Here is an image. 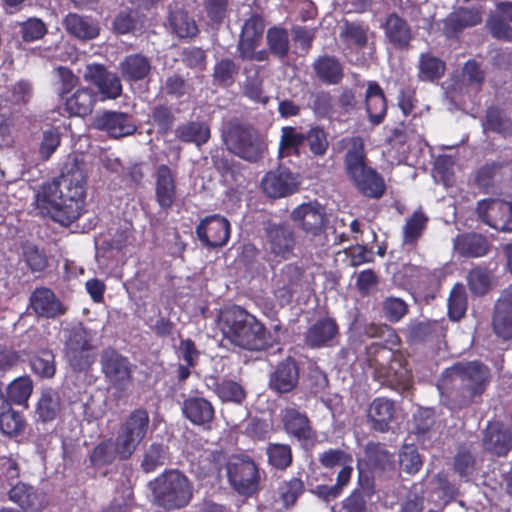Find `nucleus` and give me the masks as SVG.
Instances as JSON below:
<instances>
[{
  "label": "nucleus",
  "mask_w": 512,
  "mask_h": 512,
  "mask_svg": "<svg viewBox=\"0 0 512 512\" xmlns=\"http://www.w3.org/2000/svg\"><path fill=\"white\" fill-rule=\"evenodd\" d=\"M445 63L429 53H423L419 57L418 77L422 81H435L443 76Z\"/></svg>",
  "instance_id": "nucleus-40"
},
{
  "label": "nucleus",
  "mask_w": 512,
  "mask_h": 512,
  "mask_svg": "<svg viewBox=\"0 0 512 512\" xmlns=\"http://www.w3.org/2000/svg\"><path fill=\"white\" fill-rule=\"evenodd\" d=\"M454 161L450 156H439L435 161L434 177L440 179L444 185L449 186L453 182Z\"/></svg>",
  "instance_id": "nucleus-55"
},
{
  "label": "nucleus",
  "mask_w": 512,
  "mask_h": 512,
  "mask_svg": "<svg viewBox=\"0 0 512 512\" xmlns=\"http://www.w3.org/2000/svg\"><path fill=\"white\" fill-rule=\"evenodd\" d=\"M227 148L235 155L247 161L259 160L265 150V144L256 130L242 125H230L223 134Z\"/></svg>",
  "instance_id": "nucleus-5"
},
{
  "label": "nucleus",
  "mask_w": 512,
  "mask_h": 512,
  "mask_svg": "<svg viewBox=\"0 0 512 512\" xmlns=\"http://www.w3.org/2000/svg\"><path fill=\"white\" fill-rule=\"evenodd\" d=\"M21 33L25 41H34L46 33V27L41 20L31 18L21 23Z\"/></svg>",
  "instance_id": "nucleus-60"
},
{
  "label": "nucleus",
  "mask_w": 512,
  "mask_h": 512,
  "mask_svg": "<svg viewBox=\"0 0 512 512\" xmlns=\"http://www.w3.org/2000/svg\"><path fill=\"white\" fill-rule=\"evenodd\" d=\"M486 240L477 234L459 235L454 240V251L465 257H481L487 253Z\"/></svg>",
  "instance_id": "nucleus-33"
},
{
  "label": "nucleus",
  "mask_w": 512,
  "mask_h": 512,
  "mask_svg": "<svg viewBox=\"0 0 512 512\" xmlns=\"http://www.w3.org/2000/svg\"><path fill=\"white\" fill-rule=\"evenodd\" d=\"M305 140L308 141L310 151L317 156H323L328 149V140L326 133L318 128H312L307 135Z\"/></svg>",
  "instance_id": "nucleus-54"
},
{
  "label": "nucleus",
  "mask_w": 512,
  "mask_h": 512,
  "mask_svg": "<svg viewBox=\"0 0 512 512\" xmlns=\"http://www.w3.org/2000/svg\"><path fill=\"white\" fill-rule=\"evenodd\" d=\"M467 308L466 295L462 285H456L448 300V313L451 319H460Z\"/></svg>",
  "instance_id": "nucleus-52"
},
{
  "label": "nucleus",
  "mask_w": 512,
  "mask_h": 512,
  "mask_svg": "<svg viewBox=\"0 0 512 512\" xmlns=\"http://www.w3.org/2000/svg\"><path fill=\"white\" fill-rule=\"evenodd\" d=\"M35 374L44 378H51L56 372L54 355L49 350H41L31 361Z\"/></svg>",
  "instance_id": "nucleus-47"
},
{
  "label": "nucleus",
  "mask_w": 512,
  "mask_h": 512,
  "mask_svg": "<svg viewBox=\"0 0 512 512\" xmlns=\"http://www.w3.org/2000/svg\"><path fill=\"white\" fill-rule=\"evenodd\" d=\"M394 413L395 406L392 401L386 398H376L369 406L368 419L373 429L384 432L388 430Z\"/></svg>",
  "instance_id": "nucleus-28"
},
{
  "label": "nucleus",
  "mask_w": 512,
  "mask_h": 512,
  "mask_svg": "<svg viewBox=\"0 0 512 512\" xmlns=\"http://www.w3.org/2000/svg\"><path fill=\"white\" fill-rule=\"evenodd\" d=\"M486 26L488 27L493 37L505 41L512 40V28L507 23H505L502 17L498 14L491 15L487 19Z\"/></svg>",
  "instance_id": "nucleus-56"
},
{
  "label": "nucleus",
  "mask_w": 512,
  "mask_h": 512,
  "mask_svg": "<svg viewBox=\"0 0 512 512\" xmlns=\"http://www.w3.org/2000/svg\"><path fill=\"white\" fill-rule=\"evenodd\" d=\"M399 463L402 470L409 474L418 472L422 466V461L417 450L410 445L404 446L400 451Z\"/></svg>",
  "instance_id": "nucleus-53"
},
{
  "label": "nucleus",
  "mask_w": 512,
  "mask_h": 512,
  "mask_svg": "<svg viewBox=\"0 0 512 512\" xmlns=\"http://www.w3.org/2000/svg\"><path fill=\"white\" fill-rule=\"evenodd\" d=\"M149 422V415L144 409H137L127 417L117 436L123 453H134L147 433Z\"/></svg>",
  "instance_id": "nucleus-8"
},
{
  "label": "nucleus",
  "mask_w": 512,
  "mask_h": 512,
  "mask_svg": "<svg viewBox=\"0 0 512 512\" xmlns=\"http://www.w3.org/2000/svg\"><path fill=\"white\" fill-rule=\"evenodd\" d=\"M383 312L389 321L397 322L407 313V305L400 298H387L383 302Z\"/></svg>",
  "instance_id": "nucleus-57"
},
{
  "label": "nucleus",
  "mask_w": 512,
  "mask_h": 512,
  "mask_svg": "<svg viewBox=\"0 0 512 512\" xmlns=\"http://www.w3.org/2000/svg\"><path fill=\"white\" fill-rule=\"evenodd\" d=\"M60 144V135L55 129H48L43 132V138L40 144V154L44 159H48Z\"/></svg>",
  "instance_id": "nucleus-63"
},
{
  "label": "nucleus",
  "mask_w": 512,
  "mask_h": 512,
  "mask_svg": "<svg viewBox=\"0 0 512 512\" xmlns=\"http://www.w3.org/2000/svg\"><path fill=\"white\" fill-rule=\"evenodd\" d=\"M196 233L200 241L206 246H223L230 236V224L226 218L212 215L199 223Z\"/></svg>",
  "instance_id": "nucleus-15"
},
{
  "label": "nucleus",
  "mask_w": 512,
  "mask_h": 512,
  "mask_svg": "<svg viewBox=\"0 0 512 512\" xmlns=\"http://www.w3.org/2000/svg\"><path fill=\"white\" fill-rule=\"evenodd\" d=\"M358 190L372 198H379L384 193L385 185L382 178L368 166L349 174Z\"/></svg>",
  "instance_id": "nucleus-25"
},
{
  "label": "nucleus",
  "mask_w": 512,
  "mask_h": 512,
  "mask_svg": "<svg viewBox=\"0 0 512 512\" xmlns=\"http://www.w3.org/2000/svg\"><path fill=\"white\" fill-rule=\"evenodd\" d=\"M294 232L284 225H270L266 230L265 246L274 257L288 259L295 248Z\"/></svg>",
  "instance_id": "nucleus-16"
},
{
  "label": "nucleus",
  "mask_w": 512,
  "mask_h": 512,
  "mask_svg": "<svg viewBox=\"0 0 512 512\" xmlns=\"http://www.w3.org/2000/svg\"><path fill=\"white\" fill-rule=\"evenodd\" d=\"M366 110L370 121L379 124L386 113V101L380 86L370 83L366 92Z\"/></svg>",
  "instance_id": "nucleus-37"
},
{
  "label": "nucleus",
  "mask_w": 512,
  "mask_h": 512,
  "mask_svg": "<svg viewBox=\"0 0 512 512\" xmlns=\"http://www.w3.org/2000/svg\"><path fill=\"white\" fill-rule=\"evenodd\" d=\"M84 77L87 81L93 83L105 98L116 99L121 95L120 79L116 74L108 72L101 65H88Z\"/></svg>",
  "instance_id": "nucleus-19"
},
{
  "label": "nucleus",
  "mask_w": 512,
  "mask_h": 512,
  "mask_svg": "<svg viewBox=\"0 0 512 512\" xmlns=\"http://www.w3.org/2000/svg\"><path fill=\"white\" fill-rule=\"evenodd\" d=\"M261 186L267 196L281 198L296 192L299 181L287 168L279 167L264 176Z\"/></svg>",
  "instance_id": "nucleus-14"
},
{
  "label": "nucleus",
  "mask_w": 512,
  "mask_h": 512,
  "mask_svg": "<svg viewBox=\"0 0 512 512\" xmlns=\"http://www.w3.org/2000/svg\"><path fill=\"white\" fill-rule=\"evenodd\" d=\"M309 285V276L305 275L299 267L288 264L282 268L275 279L274 294L281 303H286L294 293L309 288Z\"/></svg>",
  "instance_id": "nucleus-13"
},
{
  "label": "nucleus",
  "mask_w": 512,
  "mask_h": 512,
  "mask_svg": "<svg viewBox=\"0 0 512 512\" xmlns=\"http://www.w3.org/2000/svg\"><path fill=\"white\" fill-rule=\"evenodd\" d=\"M65 353L66 357L75 370H84L94 361V338L95 333L88 330L81 324L66 331Z\"/></svg>",
  "instance_id": "nucleus-6"
},
{
  "label": "nucleus",
  "mask_w": 512,
  "mask_h": 512,
  "mask_svg": "<svg viewBox=\"0 0 512 512\" xmlns=\"http://www.w3.org/2000/svg\"><path fill=\"white\" fill-rule=\"evenodd\" d=\"M370 365L375 367L377 374L383 381L391 386L406 390L411 384L410 370L402 363L400 359H393L389 366H383V360L389 359L392 355L391 350L383 346H373L369 348Z\"/></svg>",
  "instance_id": "nucleus-7"
},
{
  "label": "nucleus",
  "mask_w": 512,
  "mask_h": 512,
  "mask_svg": "<svg viewBox=\"0 0 512 512\" xmlns=\"http://www.w3.org/2000/svg\"><path fill=\"white\" fill-rule=\"evenodd\" d=\"M60 407V397L55 390L45 389L42 391L37 404V414L42 421L54 420L60 412Z\"/></svg>",
  "instance_id": "nucleus-41"
},
{
  "label": "nucleus",
  "mask_w": 512,
  "mask_h": 512,
  "mask_svg": "<svg viewBox=\"0 0 512 512\" xmlns=\"http://www.w3.org/2000/svg\"><path fill=\"white\" fill-rule=\"evenodd\" d=\"M152 490L159 505L166 509L185 506L192 495L188 479L178 471H169L156 478Z\"/></svg>",
  "instance_id": "nucleus-4"
},
{
  "label": "nucleus",
  "mask_w": 512,
  "mask_h": 512,
  "mask_svg": "<svg viewBox=\"0 0 512 512\" xmlns=\"http://www.w3.org/2000/svg\"><path fill=\"white\" fill-rule=\"evenodd\" d=\"M347 152L345 155V167L348 174L367 167L365 163L364 141L354 136L343 140Z\"/></svg>",
  "instance_id": "nucleus-32"
},
{
  "label": "nucleus",
  "mask_w": 512,
  "mask_h": 512,
  "mask_svg": "<svg viewBox=\"0 0 512 512\" xmlns=\"http://www.w3.org/2000/svg\"><path fill=\"white\" fill-rule=\"evenodd\" d=\"M230 483L241 494L253 493L258 484L259 476L255 463L247 458L234 457L227 466Z\"/></svg>",
  "instance_id": "nucleus-11"
},
{
  "label": "nucleus",
  "mask_w": 512,
  "mask_h": 512,
  "mask_svg": "<svg viewBox=\"0 0 512 512\" xmlns=\"http://www.w3.org/2000/svg\"><path fill=\"white\" fill-rule=\"evenodd\" d=\"M482 18L481 7H460L451 12L444 20V33L448 37L455 36L465 28L480 24Z\"/></svg>",
  "instance_id": "nucleus-20"
},
{
  "label": "nucleus",
  "mask_w": 512,
  "mask_h": 512,
  "mask_svg": "<svg viewBox=\"0 0 512 512\" xmlns=\"http://www.w3.org/2000/svg\"><path fill=\"white\" fill-rule=\"evenodd\" d=\"M510 434L508 429L498 423H490L485 432L484 445L487 450L496 455H505L510 449Z\"/></svg>",
  "instance_id": "nucleus-30"
},
{
  "label": "nucleus",
  "mask_w": 512,
  "mask_h": 512,
  "mask_svg": "<svg viewBox=\"0 0 512 512\" xmlns=\"http://www.w3.org/2000/svg\"><path fill=\"white\" fill-rule=\"evenodd\" d=\"M298 377L296 363L288 358L280 363L271 374L269 385L270 388L277 393H288L296 387Z\"/></svg>",
  "instance_id": "nucleus-23"
},
{
  "label": "nucleus",
  "mask_w": 512,
  "mask_h": 512,
  "mask_svg": "<svg viewBox=\"0 0 512 512\" xmlns=\"http://www.w3.org/2000/svg\"><path fill=\"white\" fill-rule=\"evenodd\" d=\"M66 30L80 39H93L99 34V27L97 23L87 17L78 14H69L65 20Z\"/></svg>",
  "instance_id": "nucleus-34"
},
{
  "label": "nucleus",
  "mask_w": 512,
  "mask_h": 512,
  "mask_svg": "<svg viewBox=\"0 0 512 512\" xmlns=\"http://www.w3.org/2000/svg\"><path fill=\"white\" fill-rule=\"evenodd\" d=\"M488 379V369L481 363H459L443 372L437 388L447 401L456 399L458 395L471 399L484 391Z\"/></svg>",
  "instance_id": "nucleus-3"
},
{
  "label": "nucleus",
  "mask_w": 512,
  "mask_h": 512,
  "mask_svg": "<svg viewBox=\"0 0 512 512\" xmlns=\"http://www.w3.org/2000/svg\"><path fill=\"white\" fill-rule=\"evenodd\" d=\"M130 456V453H123L120 441L116 438L115 441L107 440L98 444L93 449L90 459L95 465H103L111 463L117 458L127 459Z\"/></svg>",
  "instance_id": "nucleus-35"
},
{
  "label": "nucleus",
  "mask_w": 512,
  "mask_h": 512,
  "mask_svg": "<svg viewBox=\"0 0 512 512\" xmlns=\"http://www.w3.org/2000/svg\"><path fill=\"white\" fill-rule=\"evenodd\" d=\"M218 397L224 402L240 404L246 397L243 387L234 381H223L216 387Z\"/></svg>",
  "instance_id": "nucleus-50"
},
{
  "label": "nucleus",
  "mask_w": 512,
  "mask_h": 512,
  "mask_svg": "<svg viewBox=\"0 0 512 512\" xmlns=\"http://www.w3.org/2000/svg\"><path fill=\"white\" fill-rule=\"evenodd\" d=\"M178 357L182 359L187 366H194L199 357V352L190 339L182 340L177 350Z\"/></svg>",
  "instance_id": "nucleus-64"
},
{
  "label": "nucleus",
  "mask_w": 512,
  "mask_h": 512,
  "mask_svg": "<svg viewBox=\"0 0 512 512\" xmlns=\"http://www.w3.org/2000/svg\"><path fill=\"white\" fill-rule=\"evenodd\" d=\"M267 455L270 464L278 469H285L292 461L291 449L285 444H270Z\"/></svg>",
  "instance_id": "nucleus-51"
},
{
  "label": "nucleus",
  "mask_w": 512,
  "mask_h": 512,
  "mask_svg": "<svg viewBox=\"0 0 512 512\" xmlns=\"http://www.w3.org/2000/svg\"><path fill=\"white\" fill-rule=\"evenodd\" d=\"M218 327L224 339L240 348L261 350L268 344L264 326L253 315L238 306L220 311Z\"/></svg>",
  "instance_id": "nucleus-2"
},
{
  "label": "nucleus",
  "mask_w": 512,
  "mask_h": 512,
  "mask_svg": "<svg viewBox=\"0 0 512 512\" xmlns=\"http://www.w3.org/2000/svg\"><path fill=\"white\" fill-rule=\"evenodd\" d=\"M176 197L175 179L166 165H161L156 173V199L163 209H168Z\"/></svg>",
  "instance_id": "nucleus-27"
},
{
  "label": "nucleus",
  "mask_w": 512,
  "mask_h": 512,
  "mask_svg": "<svg viewBox=\"0 0 512 512\" xmlns=\"http://www.w3.org/2000/svg\"><path fill=\"white\" fill-rule=\"evenodd\" d=\"M150 69L148 59L139 54L127 56L120 64V71L128 80H142L148 75Z\"/></svg>",
  "instance_id": "nucleus-39"
},
{
  "label": "nucleus",
  "mask_w": 512,
  "mask_h": 512,
  "mask_svg": "<svg viewBox=\"0 0 512 512\" xmlns=\"http://www.w3.org/2000/svg\"><path fill=\"white\" fill-rule=\"evenodd\" d=\"M103 371L111 387L119 391L126 390L131 384L129 362L121 355L110 352L104 356Z\"/></svg>",
  "instance_id": "nucleus-17"
},
{
  "label": "nucleus",
  "mask_w": 512,
  "mask_h": 512,
  "mask_svg": "<svg viewBox=\"0 0 512 512\" xmlns=\"http://www.w3.org/2000/svg\"><path fill=\"white\" fill-rule=\"evenodd\" d=\"M428 218L425 214L417 210L405 222L403 226V244L414 245L422 236L426 228Z\"/></svg>",
  "instance_id": "nucleus-44"
},
{
  "label": "nucleus",
  "mask_w": 512,
  "mask_h": 512,
  "mask_svg": "<svg viewBox=\"0 0 512 512\" xmlns=\"http://www.w3.org/2000/svg\"><path fill=\"white\" fill-rule=\"evenodd\" d=\"M353 460L352 456L341 450H329L324 452L321 457V463L328 468L343 467Z\"/></svg>",
  "instance_id": "nucleus-62"
},
{
  "label": "nucleus",
  "mask_w": 512,
  "mask_h": 512,
  "mask_svg": "<svg viewBox=\"0 0 512 512\" xmlns=\"http://www.w3.org/2000/svg\"><path fill=\"white\" fill-rule=\"evenodd\" d=\"M176 136L181 141L192 142L200 146L209 140L210 130L204 123L191 122L179 126L176 129Z\"/></svg>",
  "instance_id": "nucleus-42"
},
{
  "label": "nucleus",
  "mask_w": 512,
  "mask_h": 512,
  "mask_svg": "<svg viewBox=\"0 0 512 512\" xmlns=\"http://www.w3.org/2000/svg\"><path fill=\"white\" fill-rule=\"evenodd\" d=\"M165 460V449L158 444H152L146 452L142 466L145 471L149 472L154 470L157 466L162 465Z\"/></svg>",
  "instance_id": "nucleus-61"
},
{
  "label": "nucleus",
  "mask_w": 512,
  "mask_h": 512,
  "mask_svg": "<svg viewBox=\"0 0 512 512\" xmlns=\"http://www.w3.org/2000/svg\"><path fill=\"white\" fill-rule=\"evenodd\" d=\"M495 333L503 338L512 336V286L497 301L493 318Z\"/></svg>",
  "instance_id": "nucleus-22"
},
{
  "label": "nucleus",
  "mask_w": 512,
  "mask_h": 512,
  "mask_svg": "<svg viewBox=\"0 0 512 512\" xmlns=\"http://www.w3.org/2000/svg\"><path fill=\"white\" fill-rule=\"evenodd\" d=\"M318 77L324 82L335 84L342 78V68L339 62L331 57L319 59L315 64Z\"/></svg>",
  "instance_id": "nucleus-45"
},
{
  "label": "nucleus",
  "mask_w": 512,
  "mask_h": 512,
  "mask_svg": "<svg viewBox=\"0 0 512 512\" xmlns=\"http://www.w3.org/2000/svg\"><path fill=\"white\" fill-rule=\"evenodd\" d=\"M172 30L181 38L192 37L197 33V26L183 11H175L170 15Z\"/></svg>",
  "instance_id": "nucleus-49"
},
{
  "label": "nucleus",
  "mask_w": 512,
  "mask_h": 512,
  "mask_svg": "<svg viewBox=\"0 0 512 512\" xmlns=\"http://www.w3.org/2000/svg\"><path fill=\"white\" fill-rule=\"evenodd\" d=\"M305 138V134L297 131L295 127H283L279 142V157L284 158L292 153L298 155L299 147L303 144Z\"/></svg>",
  "instance_id": "nucleus-43"
},
{
  "label": "nucleus",
  "mask_w": 512,
  "mask_h": 512,
  "mask_svg": "<svg viewBox=\"0 0 512 512\" xmlns=\"http://www.w3.org/2000/svg\"><path fill=\"white\" fill-rule=\"evenodd\" d=\"M86 170L77 158L68 161L59 178L39 187L35 194V206L39 212L61 225L68 226L83 209Z\"/></svg>",
  "instance_id": "nucleus-1"
},
{
  "label": "nucleus",
  "mask_w": 512,
  "mask_h": 512,
  "mask_svg": "<svg viewBox=\"0 0 512 512\" xmlns=\"http://www.w3.org/2000/svg\"><path fill=\"white\" fill-rule=\"evenodd\" d=\"M285 431L299 441H307L313 437V431L307 416L296 409L288 408L282 412Z\"/></svg>",
  "instance_id": "nucleus-24"
},
{
  "label": "nucleus",
  "mask_w": 512,
  "mask_h": 512,
  "mask_svg": "<svg viewBox=\"0 0 512 512\" xmlns=\"http://www.w3.org/2000/svg\"><path fill=\"white\" fill-rule=\"evenodd\" d=\"M267 44L272 54L277 57H284L289 51V38L286 30L271 28L267 32Z\"/></svg>",
  "instance_id": "nucleus-48"
},
{
  "label": "nucleus",
  "mask_w": 512,
  "mask_h": 512,
  "mask_svg": "<svg viewBox=\"0 0 512 512\" xmlns=\"http://www.w3.org/2000/svg\"><path fill=\"white\" fill-rule=\"evenodd\" d=\"M9 497L26 512H40L46 505L44 496L24 483L15 485L10 490Z\"/></svg>",
  "instance_id": "nucleus-26"
},
{
  "label": "nucleus",
  "mask_w": 512,
  "mask_h": 512,
  "mask_svg": "<svg viewBox=\"0 0 512 512\" xmlns=\"http://www.w3.org/2000/svg\"><path fill=\"white\" fill-rule=\"evenodd\" d=\"M29 303L35 314L40 317L54 318L65 313L64 306L48 288L35 289Z\"/></svg>",
  "instance_id": "nucleus-21"
},
{
  "label": "nucleus",
  "mask_w": 512,
  "mask_h": 512,
  "mask_svg": "<svg viewBox=\"0 0 512 512\" xmlns=\"http://www.w3.org/2000/svg\"><path fill=\"white\" fill-rule=\"evenodd\" d=\"M95 102V94L87 88H82L67 98L65 106L71 115L84 117L92 112Z\"/></svg>",
  "instance_id": "nucleus-36"
},
{
  "label": "nucleus",
  "mask_w": 512,
  "mask_h": 512,
  "mask_svg": "<svg viewBox=\"0 0 512 512\" xmlns=\"http://www.w3.org/2000/svg\"><path fill=\"white\" fill-rule=\"evenodd\" d=\"M338 332L335 321L323 318L315 322L306 332L305 342L310 347H320L332 340Z\"/></svg>",
  "instance_id": "nucleus-29"
},
{
  "label": "nucleus",
  "mask_w": 512,
  "mask_h": 512,
  "mask_svg": "<svg viewBox=\"0 0 512 512\" xmlns=\"http://www.w3.org/2000/svg\"><path fill=\"white\" fill-rule=\"evenodd\" d=\"M387 38L398 47H405L411 39V31L405 20L392 14L387 18L385 24Z\"/></svg>",
  "instance_id": "nucleus-38"
},
{
  "label": "nucleus",
  "mask_w": 512,
  "mask_h": 512,
  "mask_svg": "<svg viewBox=\"0 0 512 512\" xmlns=\"http://www.w3.org/2000/svg\"><path fill=\"white\" fill-rule=\"evenodd\" d=\"M353 471V460L341 467L340 472L337 476V484L332 487H322L321 493L325 498H336L339 495L340 489L345 486L350 480L351 473Z\"/></svg>",
  "instance_id": "nucleus-58"
},
{
  "label": "nucleus",
  "mask_w": 512,
  "mask_h": 512,
  "mask_svg": "<svg viewBox=\"0 0 512 512\" xmlns=\"http://www.w3.org/2000/svg\"><path fill=\"white\" fill-rule=\"evenodd\" d=\"M93 126L114 138L131 135L136 130L135 123L127 114L112 111L97 115L93 120Z\"/></svg>",
  "instance_id": "nucleus-18"
},
{
  "label": "nucleus",
  "mask_w": 512,
  "mask_h": 512,
  "mask_svg": "<svg viewBox=\"0 0 512 512\" xmlns=\"http://www.w3.org/2000/svg\"><path fill=\"white\" fill-rule=\"evenodd\" d=\"M264 31L263 20L259 16H252L244 23L238 49L243 60L265 61L268 58L266 50L256 51Z\"/></svg>",
  "instance_id": "nucleus-10"
},
{
  "label": "nucleus",
  "mask_w": 512,
  "mask_h": 512,
  "mask_svg": "<svg viewBox=\"0 0 512 512\" xmlns=\"http://www.w3.org/2000/svg\"><path fill=\"white\" fill-rule=\"evenodd\" d=\"M183 412L185 416L196 425L209 423L214 418L212 404L201 397H191L184 401Z\"/></svg>",
  "instance_id": "nucleus-31"
},
{
  "label": "nucleus",
  "mask_w": 512,
  "mask_h": 512,
  "mask_svg": "<svg viewBox=\"0 0 512 512\" xmlns=\"http://www.w3.org/2000/svg\"><path fill=\"white\" fill-rule=\"evenodd\" d=\"M291 219L306 235L312 237L321 236L327 225L325 209L317 202L297 206L291 212Z\"/></svg>",
  "instance_id": "nucleus-9"
},
{
  "label": "nucleus",
  "mask_w": 512,
  "mask_h": 512,
  "mask_svg": "<svg viewBox=\"0 0 512 512\" xmlns=\"http://www.w3.org/2000/svg\"><path fill=\"white\" fill-rule=\"evenodd\" d=\"M479 218L490 227L512 232V205L500 199H485L478 203Z\"/></svg>",
  "instance_id": "nucleus-12"
},
{
  "label": "nucleus",
  "mask_w": 512,
  "mask_h": 512,
  "mask_svg": "<svg viewBox=\"0 0 512 512\" xmlns=\"http://www.w3.org/2000/svg\"><path fill=\"white\" fill-rule=\"evenodd\" d=\"M468 283L474 294H484L490 285V277L486 270L474 269L468 275Z\"/></svg>",
  "instance_id": "nucleus-59"
},
{
  "label": "nucleus",
  "mask_w": 512,
  "mask_h": 512,
  "mask_svg": "<svg viewBox=\"0 0 512 512\" xmlns=\"http://www.w3.org/2000/svg\"><path fill=\"white\" fill-rule=\"evenodd\" d=\"M33 383L30 377L22 376L13 380L8 388L7 393L10 401L15 404H25L31 396Z\"/></svg>",
  "instance_id": "nucleus-46"
}]
</instances>
